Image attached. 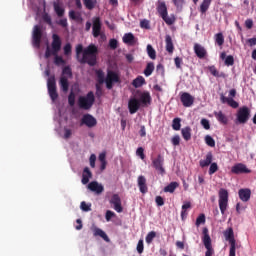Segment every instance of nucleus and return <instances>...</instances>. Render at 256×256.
Returning a JSON list of instances; mask_svg holds the SVG:
<instances>
[{
  "label": "nucleus",
  "mask_w": 256,
  "mask_h": 256,
  "mask_svg": "<svg viewBox=\"0 0 256 256\" xmlns=\"http://www.w3.org/2000/svg\"><path fill=\"white\" fill-rule=\"evenodd\" d=\"M128 109L130 115H135V113H137L139 109H141V101H139V99L137 98H131L128 101Z\"/></svg>",
  "instance_id": "nucleus-18"
},
{
  "label": "nucleus",
  "mask_w": 256,
  "mask_h": 256,
  "mask_svg": "<svg viewBox=\"0 0 256 256\" xmlns=\"http://www.w3.org/2000/svg\"><path fill=\"white\" fill-rule=\"evenodd\" d=\"M60 87L64 93L69 91V80L67 79V76L60 77Z\"/></svg>",
  "instance_id": "nucleus-31"
},
{
  "label": "nucleus",
  "mask_w": 256,
  "mask_h": 256,
  "mask_svg": "<svg viewBox=\"0 0 256 256\" xmlns=\"http://www.w3.org/2000/svg\"><path fill=\"white\" fill-rule=\"evenodd\" d=\"M213 163V153L212 152H208L206 154V158L204 160H200L199 161V165L200 167L205 168V167H209V165Z\"/></svg>",
  "instance_id": "nucleus-27"
},
{
  "label": "nucleus",
  "mask_w": 256,
  "mask_h": 256,
  "mask_svg": "<svg viewBox=\"0 0 256 256\" xmlns=\"http://www.w3.org/2000/svg\"><path fill=\"white\" fill-rule=\"evenodd\" d=\"M171 143H172V145H174V147L179 146L180 143H181V137H179V135H175V136L171 139Z\"/></svg>",
  "instance_id": "nucleus-53"
},
{
  "label": "nucleus",
  "mask_w": 256,
  "mask_h": 256,
  "mask_svg": "<svg viewBox=\"0 0 256 256\" xmlns=\"http://www.w3.org/2000/svg\"><path fill=\"white\" fill-rule=\"evenodd\" d=\"M71 51H72L71 43H67L64 46V55H71Z\"/></svg>",
  "instance_id": "nucleus-60"
},
{
  "label": "nucleus",
  "mask_w": 256,
  "mask_h": 256,
  "mask_svg": "<svg viewBox=\"0 0 256 256\" xmlns=\"http://www.w3.org/2000/svg\"><path fill=\"white\" fill-rule=\"evenodd\" d=\"M165 43H166V51L170 55H173V52L175 51V46L173 45V39L171 38V36L166 35Z\"/></svg>",
  "instance_id": "nucleus-29"
},
{
  "label": "nucleus",
  "mask_w": 256,
  "mask_h": 256,
  "mask_svg": "<svg viewBox=\"0 0 256 256\" xmlns=\"http://www.w3.org/2000/svg\"><path fill=\"white\" fill-rule=\"evenodd\" d=\"M156 11L160 15L161 19H163V21L166 23V25H173V23H175V16H168L169 12L167 11V4L165 3V1H157Z\"/></svg>",
  "instance_id": "nucleus-3"
},
{
  "label": "nucleus",
  "mask_w": 256,
  "mask_h": 256,
  "mask_svg": "<svg viewBox=\"0 0 256 256\" xmlns=\"http://www.w3.org/2000/svg\"><path fill=\"white\" fill-rule=\"evenodd\" d=\"M155 201L158 207H163L165 205V200L161 196H157Z\"/></svg>",
  "instance_id": "nucleus-64"
},
{
  "label": "nucleus",
  "mask_w": 256,
  "mask_h": 256,
  "mask_svg": "<svg viewBox=\"0 0 256 256\" xmlns=\"http://www.w3.org/2000/svg\"><path fill=\"white\" fill-rule=\"evenodd\" d=\"M211 7V0H203L200 5V13L205 14Z\"/></svg>",
  "instance_id": "nucleus-36"
},
{
  "label": "nucleus",
  "mask_w": 256,
  "mask_h": 256,
  "mask_svg": "<svg viewBox=\"0 0 256 256\" xmlns=\"http://www.w3.org/2000/svg\"><path fill=\"white\" fill-rule=\"evenodd\" d=\"M95 104V94L93 91L87 93L86 96H80L78 98V107L84 109V111H89L91 107Z\"/></svg>",
  "instance_id": "nucleus-4"
},
{
  "label": "nucleus",
  "mask_w": 256,
  "mask_h": 256,
  "mask_svg": "<svg viewBox=\"0 0 256 256\" xmlns=\"http://www.w3.org/2000/svg\"><path fill=\"white\" fill-rule=\"evenodd\" d=\"M103 96V88H101V84H96V97Z\"/></svg>",
  "instance_id": "nucleus-63"
},
{
  "label": "nucleus",
  "mask_w": 256,
  "mask_h": 256,
  "mask_svg": "<svg viewBox=\"0 0 256 256\" xmlns=\"http://www.w3.org/2000/svg\"><path fill=\"white\" fill-rule=\"evenodd\" d=\"M139 101L144 106L151 105V94L149 92H143Z\"/></svg>",
  "instance_id": "nucleus-30"
},
{
  "label": "nucleus",
  "mask_w": 256,
  "mask_h": 256,
  "mask_svg": "<svg viewBox=\"0 0 256 256\" xmlns=\"http://www.w3.org/2000/svg\"><path fill=\"white\" fill-rule=\"evenodd\" d=\"M155 237H157V232H155V231L149 232L145 238L147 245H151V243H153V239H155Z\"/></svg>",
  "instance_id": "nucleus-41"
},
{
  "label": "nucleus",
  "mask_w": 256,
  "mask_h": 256,
  "mask_svg": "<svg viewBox=\"0 0 256 256\" xmlns=\"http://www.w3.org/2000/svg\"><path fill=\"white\" fill-rule=\"evenodd\" d=\"M68 103H69L70 107L75 106V93L70 92V94L68 96Z\"/></svg>",
  "instance_id": "nucleus-51"
},
{
  "label": "nucleus",
  "mask_w": 256,
  "mask_h": 256,
  "mask_svg": "<svg viewBox=\"0 0 256 256\" xmlns=\"http://www.w3.org/2000/svg\"><path fill=\"white\" fill-rule=\"evenodd\" d=\"M231 173L234 175H243L247 173H251V170L247 168V165L243 163H237L231 168Z\"/></svg>",
  "instance_id": "nucleus-14"
},
{
  "label": "nucleus",
  "mask_w": 256,
  "mask_h": 256,
  "mask_svg": "<svg viewBox=\"0 0 256 256\" xmlns=\"http://www.w3.org/2000/svg\"><path fill=\"white\" fill-rule=\"evenodd\" d=\"M219 209L221 211L222 215H225V212L227 211V207L229 205V192L222 188L219 190Z\"/></svg>",
  "instance_id": "nucleus-9"
},
{
  "label": "nucleus",
  "mask_w": 256,
  "mask_h": 256,
  "mask_svg": "<svg viewBox=\"0 0 256 256\" xmlns=\"http://www.w3.org/2000/svg\"><path fill=\"white\" fill-rule=\"evenodd\" d=\"M202 233H203L202 241L206 249L205 256H213V253H215V250H213V246L211 244V236H209V229L203 228Z\"/></svg>",
  "instance_id": "nucleus-10"
},
{
  "label": "nucleus",
  "mask_w": 256,
  "mask_h": 256,
  "mask_svg": "<svg viewBox=\"0 0 256 256\" xmlns=\"http://www.w3.org/2000/svg\"><path fill=\"white\" fill-rule=\"evenodd\" d=\"M95 73L97 77V83H99V85H103V83H105L107 89H113V83H121L119 74L113 70H108L106 78L105 72H103L101 69L96 70Z\"/></svg>",
  "instance_id": "nucleus-2"
},
{
  "label": "nucleus",
  "mask_w": 256,
  "mask_h": 256,
  "mask_svg": "<svg viewBox=\"0 0 256 256\" xmlns=\"http://www.w3.org/2000/svg\"><path fill=\"white\" fill-rule=\"evenodd\" d=\"M119 45V42L117 41V39H110L109 41V47L112 49H117Z\"/></svg>",
  "instance_id": "nucleus-61"
},
{
  "label": "nucleus",
  "mask_w": 256,
  "mask_h": 256,
  "mask_svg": "<svg viewBox=\"0 0 256 256\" xmlns=\"http://www.w3.org/2000/svg\"><path fill=\"white\" fill-rule=\"evenodd\" d=\"M225 65H227V67L235 65V58L232 55L227 56L225 59Z\"/></svg>",
  "instance_id": "nucleus-48"
},
{
  "label": "nucleus",
  "mask_w": 256,
  "mask_h": 256,
  "mask_svg": "<svg viewBox=\"0 0 256 256\" xmlns=\"http://www.w3.org/2000/svg\"><path fill=\"white\" fill-rule=\"evenodd\" d=\"M137 181H138V187L140 189V193H143V195H145V193L149 191V188L147 187V178L141 175L138 177Z\"/></svg>",
  "instance_id": "nucleus-21"
},
{
  "label": "nucleus",
  "mask_w": 256,
  "mask_h": 256,
  "mask_svg": "<svg viewBox=\"0 0 256 256\" xmlns=\"http://www.w3.org/2000/svg\"><path fill=\"white\" fill-rule=\"evenodd\" d=\"M224 237L230 245L229 256H236V251L237 249H239V246L237 245V241L235 240V232H233V229L231 227L227 228L224 231Z\"/></svg>",
  "instance_id": "nucleus-5"
},
{
  "label": "nucleus",
  "mask_w": 256,
  "mask_h": 256,
  "mask_svg": "<svg viewBox=\"0 0 256 256\" xmlns=\"http://www.w3.org/2000/svg\"><path fill=\"white\" fill-rule=\"evenodd\" d=\"M205 143L208 147H215V139L209 135L205 136Z\"/></svg>",
  "instance_id": "nucleus-46"
},
{
  "label": "nucleus",
  "mask_w": 256,
  "mask_h": 256,
  "mask_svg": "<svg viewBox=\"0 0 256 256\" xmlns=\"http://www.w3.org/2000/svg\"><path fill=\"white\" fill-rule=\"evenodd\" d=\"M93 235H94V237H101V239L106 241V243H109V241H111L109 239V236H107V233H105V231H103L101 228H97V227L94 228Z\"/></svg>",
  "instance_id": "nucleus-25"
},
{
  "label": "nucleus",
  "mask_w": 256,
  "mask_h": 256,
  "mask_svg": "<svg viewBox=\"0 0 256 256\" xmlns=\"http://www.w3.org/2000/svg\"><path fill=\"white\" fill-rule=\"evenodd\" d=\"M214 117L217 119L218 123H221V125H227V123H229V118H227V115H225L223 111H215Z\"/></svg>",
  "instance_id": "nucleus-24"
},
{
  "label": "nucleus",
  "mask_w": 256,
  "mask_h": 256,
  "mask_svg": "<svg viewBox=\"0 0 256 256\" xmlns=\"http://www.w3.org/2000/svg\"><path fill=\"white\" fill-rule=\"evenodd\" d=\"M88 189L90 191H93L97 195H101V193H103V191H105V188L103 187V185L99 184V182H97V181L90 182L88 184Z\"/></svg>",
  "instance_id": "nucleus-20"
},
{
  "label": "nucleus",
  "mask_w": 256,
  "mask_h": 256,
  "mask_svg": "<svg viewBox=\"0 0 256 256\" xmlns=\"http://www.w3.org/2000/svg\"><path fill=\"white\" fill-rule=\"evenodd\" d=\"M251 118V109L247 106H242L238 109L236 113V123L239 125H245L247 121Z\"/></svg>",
  "instance_id": "nucleus-7"
},
{
  "label": "nucleus",
  "mask_w": 256,
  "mask_h": 256,
  "mask_svg": "<svg viewBox=\"0 0 256 256\" xmlns=\"http://www.w3.org/2000/svg\"><path fill=\"white\" fill-rule=\"evenodd\" d=\"M110 203L114 205V209L117 213H123V206H121V197H119V194H114Z\"/></svg>",
  "instance_id": "nucleus-19"
},
{
  "label": "nucleus",
  "mask_w": 256,
  "mask_h": 256,
  "mask_svg": "<svg viewBox=\"0 0 256 256\" xmlns=\"http://www.w3.org/2000/svg\"><path fill=\"white\" fill-rule=\"evenodd\" d=\"M57 25H60V27H63L64 29L67 28L69 26V23H67V18L60 19L57 22Z\"/></svg>",
  "instance_id": "nucleus-62"
},
{
  "label": "nucleus",
  "mask_w": 256,
  "mask_h": 256,
  "mask_svg": "<svg viewBox=\"0 0 256 256\" xmlns=\"http://www.w3.org/2000/svg\"><path fill=\"white\" fill-rule=\"evenodd\" d=\"M123 43H125V45H130L133 46L135 45V43H137V38H135V35H133V33H125L123 38Z\"/></svg>",
  "instance_id": "nucleus-23"
},
{
  "label": "nucleus",
  "mask_w": 256,
  "mask_h": 256,
  "mask_svg": "<svg viewBox=\"0 0 256 256\" xmlns=\"http://www.w3.org/2000/svg\"><path fill=\"white\" fill-rule=\"evenodd\" d=\"M200 124L202 125V127H204V129H206L207 131H209V129H211V124L209 123V121L206 118H203L200 121Z\"/></svg>",
  "instance_id": "nucleus-52"
},
{
  "label": "nucleus",
  "mask_w": 256,
  "mask_h": 256,
  "mask_svg": "<svg viewBox=\"0 0 256 256\" xmlns=\"http://www.w3.org/2000/svg\"><path fill=\"white\" fill-rule=\"evenodd\" d=\"M52 49L50 50L49 47L46 48L45 51V57L46 59H49L51 55L55 57V55H59V52L61 51V37L57 34L52 35V44H51Z\"/></svg>",
  "instance_id": "nucleus-6"
},
{
  "label": "nucleus",
  "mask_w": 256,
  "mask_h": 256,
  "mask_svg": "<svg viewBox=\"0 0 256 256\" xmlns=\"http://www.w3.org/2000/svg\"><path fill=\"white\" fill-rule=\"evenodd\" d=\"M145 83H146L145 78L143 76H138L136 79L132 81V85L133 87H135V89H139V87H143Z\"/></svg>",
  "instance_id": "nucleus-34"
},
{
  "label": "nucleus",
  "mask_w": 256,
  "mask_h": 256,
  "mask_svg": "<svg viewBox=\"0 0 256 256\" xmlns=\"http://www.w3.org/2000/svg\"><path fill=\"white\" fill-rule=\"evenodd\" d=\"M113 217H115V212H113L111 210H107L106 215H105L106 221H111V219H113Z\"/></svg>",
  "instance_id": "nucleus-58"
},
{
  "label": "nucleus",
  "mask_w": 256,
  "mask_h": 256,
  "mask_svg": "<svg viewBox=\"0 0 256 256\" xmlns=\"http://www.w3.org/2000/svg\"><path fill=\"white\" fill-rule=\"evenodd\" d=\"M217 171H219V166L217 165V163H211L209 168V175H214V173H217Z\"/></svg>",
  "instance_id": "nucleus-45"
},
{
  "label": "nucleus",
  "mask_w": 256,
  "mask_h": 256,
  "mask_svg": "<svg viewBox=\"0 0 256 256\" xmlns=\"http://www.w3.org/2000/svg\"><path fill=\"white\" fill-rule=\"evenodd\" d=\"M154 71H155V64L153 62H149L146 65V68L144 69L145 77H151V75H153Z\"/></svg>",
  "instance_id": "nucleus-32"
},
{
  "label": "nucleus",
  "mask_w": 256,
  "mask_h": 256,
  "mask_svg": "<svg viewBox=\"0 0 256 256\" xmlns=\"http://www.w3.org/2000/svg\"><path fill=\"white\" fill-rule=\"evenodd\" d=\"M179 187V183L177 182H171L169 185H167L164 188L165 193H175V189Z\"/></svg>",
  "instance_id": "nucleus-37"
},
{
  "label": "nucleus",
  "mask_w": 256,
  "mask_h": 256,
  "mask_svg": "<svg viewBox=\"0 0 256 256\" xmlns=\"http://www.w3.org/2000/svg\"><path fill=\"white\" fill-rule=\"evenodd\" d=\"M41 39H43V30L41 26L35 25L32 32V43L37 49L41 47Z\"/></svg>",
  "instance_id": "nucleus-12"
},
{
  "label": "nucleus",
  "mask_w": 256,
  "mask_h": 256,
  "mask_svg": "<svg viewBox=\"0 0 256 256\" xmlns=\"http://www.w3.org/2000/svg\"><path fill=\"white\" fill-rule=\"evenodd\" d=\"M84 5L86 7V9H94L95 8V4L93 3V0H84Z\"/></svg>",
  "instance_id": "nucleus-56"
},
{
  "label": "nucleus",
  "mask_w": 256,
  "mask_h": 256,
  "mask_svg": "<svg viewBox=\"0 0 256 256\" xmlns=\"http://www.w3.org/2000/svg\"><path fill=\"white\" fill-rule=\"evenodd\" d=\"M54 63L56 65H65V60L63 59V57L59 56L58 54H56L54 56Z\"/></svg>",
  "instance_id": "nucleus-49"
},
{
  "label": "nucleus",
  "mask_w": 256,
  "mask_h": 256,
  "mask_svg": "<svg viewBox=\"0 0 256 256\" xmlns=\"http://www.w3.org/2000/svg\"><path fill=\"white\" fill-rule=\"evenodd\" d=\"M69 17L72 19V21H79V19H81V14L75 12V10H70Z\"/></svg>",
  "instance_id": "nucleus-44"
},
{
  "label": "nucleus",
  "mask_w": 256,
  "mask_h": 256,
  "mask_svg": "<svg viewBox=\"0 0 256 256\" xmlns=\"http://www.w3.org/2000/svg\"><path fill=\"white\" fill-rule=\"evenodd\" d=\"M54 11L59 17H63V15H65V9L57 3H54Z\"/></svg>",
  "instance_id": "nucleus-43"
},
{
  "label": "nucleus",
  "mask_w": 256,
  "mask_h": 256,
  "mask_svg": "<svg viewBox=\"0 0 256 256\" xmlns=\"http://www.w3.org/2000/svg\"><path fill=\"white\" fill-rule=\"evenodd\" d=\"M136 249H137V252L139 253V255H141L143 253V251L145 249V245L143 244V239H140L138 241Z\"/></svg>",
  "instance_id": "nucleus-50"
},
{
  "label": "nucleus",
  "mask_w": 256,
  "mask_h": 256,
  "mask_svg": "<svg viewBox=\"0 0 256 256\" xmlns=\"http://www.w3.org/2000/svg\"><path fill=\"white\" fill-rule=\"evenodd\" d=\"M81 125H86V127L91 129L97 126V119L91 114H85L81 119Z\"/></svg>",
  "instance_id": "nucleus-17"
},
{
  "label": "nucleus",
  "mask_w": 256,
  "mask_h": 256,
  "mask_svg": "<svg viewBox=\"0 0 256 256\" xmlns=\"http://www.w3.org/2000/svg\"><path fill=\"white\" fill-rule=\"evenodd\" d=\"M181 133L184 141H191V127L186 126L182 128Z\"/></svg>",
  "instance_id": "nucleus-33"
},
{
  "label": "nucleus",
  "mask_w": 256,
  "mask_h": 256,
  "mask_svg": "<svg viewBox=\"0 0 256 256\" xmlns=\"http://www.w3.org/2000/svg\"><path fill=\"white\" fill-rule=\"evenodd\" d=\"M165 158L161 154H158L156 158L152 160V167L159 173V175H165Z\"/></svg>",
  "instance_id": "nucleus-13"
},
{
  "label": "nucleus",
  "mask_w": 256,
  "mask_h": 256,
  "mask_svg": "<svg viewBox=\"0 0 256 256\" xmlns=\"http://www.w3.org/2000/svg\"><path fill=\"white\" fill-rule=\"evenodd\" d=\"M205 224V214H200L196 219V227H200L201 225Z\"/></svg>",
  "instance_id": "nucleus-47"
},
{
  "label": "nucleus",
  "mask_w": 256,
  "mask_h": 256,
  "mask_svg": "<svg viewBox=\"0 0 256 256\" xmlns=\"http://www.w3.org/2000/svg\"><path fill=\"white\" fill-rule=\"evenodd\" d=\"M194 53L199 59H205L207 57V50L201 44L194 45Z\"/></svg>",
  "instance_id": "nucleus-22"
},
{
  "label": "nucleus",
  "mask_w": 256,
  "mask_h": 256,
  "mask_svg": "<svg viewBox=\"0 0 256 256\" xmlns=\"http://www.w3.org/2000/svg\"><path fill=\"white\" fill-rule=\"evenodd\" d=\"M209 71H210L211 75H213V77H221L222 79H225V77H227V74H225V72L219 73V71L217 70V68L215 66H210Z\"/></svg>",
  "instance_id": "nucleus-35"
},
{
  "label": "nucleus",
  "mask_w": 256,
  "mask_h": 256,
  "mask_svg": "<svg viewBox=\"0 0 256 256\" xmlns=\"http://www.w3.org/2000/svg\"><path fill=\"white\" fill-rule=\"evenodd\" d=\"M172 129L174 131H180L181 130V118H174L172 121Z\"/></svg>",
  "instance_id": "nucleus-42"
},
{
  "label": "nucleus",
  "mask_w": 256,
  "mask_h": 256,
  "mask_svg": "<svg viewBox=\"0 0 256 256\" xmlns=\"http://www.w3.org/2000/svg\"><path fill=\"white\" fill-rule=\"evenodd\" d=\"M92 34H93V37H95V38H97V37H99V35H101V38L105 39V34H101V18H99V17H96L93 20Z\"/></svg>",
  "instance_id": "nucleus-15"
},
{
  "label": "nucleus",
  "mask_w": 256,
  "mask_h": 256,
  "mask_svg": "<svg viewBox=\"0 0 256 256\" xmlns=\"http://www.w3.org/2000/svg\"><path fill=\"white\" fill-rule=\"evenodd\" d=\"M92 177L93 173L91 172L89 167H85L82 173V184L87 185V183H89V179H91Z\"/></svg>",
  "instance_id": "nucleus-28"
},
{
  "label": "nucleus",
  "mask_w": 256,
  "mask_h": 256,
  "mask_svg": "<svg viewBox=\"0 0 256 256\" xmlns=\"http://www.w3.org/2000/svg\"><path fill=\"white\" fill-rule=\"evenodd\" d=\"M80 209H82V211H91V204H87V202L83 201L80 204Z\"/></svg>",
  "instance_id": "nucleus-55"
},
{
  "label": "nucleus",
  "mask_w": 256,
  "mask_h": 256,
  "mask_svg": "<svg viewBox=\"0 0 256 256\" xmlns=\"http://www.w3.org/2000/svg\"><path fill=\"white\" fill-rule=\"evenodd\" d=\"M48 93L51 100L55 103L59 98V94L57 93V82L55 81V75H52L48 78L47 81Z\"/></svg>",
  "instance_id": "nucleus-11"
},
{
  "label": "nucleus",
  "mask_w": 256,
  "mask_h": 256,
  "mask_svg": "<svg viewBox=\"0 0 256 256\" xmlns=\"http://www.w3.org/2000/svg\"><path fill=\"white\" fill-rule=\"evenodd\" d=\"M180 101H181L183 107H192L193 103H195V97H193L188 92H183L180 95Z\"/></svg>",
  "instance_id": "nucleus-16"
},
{
  "label": "nucleus",
  "mask_w": 256,
  "mask_h": 256,
  "mask_svg": "<svg viewBox=\"0 0 256 256\" xmlns=\"http://www.w3.org/2000/svg\"><path fill=\"white\" fill-rule=\"evenodd\" d=\"M99 55V48L95 44H90L83 49V44L76 46V59L81 65H89L95 67L97 65V57Z\"/></svg>",
  "instance_id": "nucleus-1"
},
{
  "label": "nucleus",
  "mask_w": 256,
  "mask_h": 256,
  "mask_svg": "<svg viewBox=\"0 0 256 256\" xmlns=\"http://www.w3.org/2000/svg\"><path fill=\"white\" fill-rule=\"evenodd\" d=\"M62 77H67V79H71L73 77V70H71V67L66 66L63 68Z\"/></svg>",
  "instance_id": "nucleus-40"
},
{
  "label": "nucleus",
  "mask_w": 256,
  "mask_h": 256,
  "mask_svg": "<svg viewBox=\"0 0 256 256\" xmlns=\"http://www.w3.org/2000/svg\"><path fill=\"white\" fill-rule=\"evenodd\" d=\"M215 43H217L219 47H223V44L225 43V37L223 36V33L220 32L215 34Z\"/></svg>",
  "instance_id": "nucleus-39"
},
{
  "label": "nucleus",
  "mask_w": 256,
  "mask_h": 256,
  "mask_svg": "<svg viewBox=\"0 0 256 256\" xmlns=\"http://www.w3.org/2000/svg\"><path fill=\"white\" fill-rule=\"evenodd\" d=\"M89 161H90V167L92 169H95V162L97 161V156H95V154H91Z\"/></svg>",
  "instance_id": "nucleus-59"
},
{
  "label": "nucleus",
  "mask_w": 256,
  "mask_h": 256,
  "mask_svg": "<svg viewBox=\"0 0 256 256\" xmlns=\"http://www.w3.org/2000/svg\"><path fill=\"white\" fill-rule=\"evenodd\" d=\"M174 63L177 69H181V65H183V58L181 57L174 58Z\"/></svg>",
  "instance_id": "nucleus-57"
},
{
  "label": "nucleus",
  "mask_w": 256,
  "mask_h": 256,
  "mask_svg": "<svg viewBox=\"0 0 256 256\" xmlns=\"http://www.w3.org/2000/svg\"><path fill=\"white\" fill-rule=\"evenodd\" d=\"M147 53L150 59H153V60L157 59V52L155 51V48H153L151 44L147 45Z\"/></svg>",
  "instance_id": "nucleus-38"
},
{
  "label": "nucleus",
  "mask_w": 256,
  "mask_h": 256,
  "mask_svg": "<svg viewBox=\"0 0 256 256\" xmlns=\"http://www.w3.org/2000/svg\"><path fill=\"white\" fill-rule=\"evenodd\" d=\"M136 155L142 160L145 159V149H143V147L137 148Z\"/></svg>",
  "instance_id": "nucleus-54"
},
{
  "label": "nucleus",
  "mask_w": 256,
  "mask_h": 256,
  "mask_svg": "<svg viewBox=\"0 0 256 256\" xmlns=\"http://www.w3.org/2000/svg\"><path fill=\"white\" fill-rule=\"evenodd\" d=\"M238 195L244 203H247L251 199V190L250 189H240Z\"/></svg>",
  "instance_id": "nucleus-26"
},
{
  "label": "nucleus",
  "mask_w": 256,
  "mask_h": 256,
  "mask_svg": "<svg viewBox=\"0 0 256 256\" xmlns=\"http://www.w3.org/2000/svg\"><path fill=\"white\" fill-rule=\"evenodd\" d=\"M235 97H237V90L235 88H233L229 91V97H225L224 94H221L220 101L223 104L227 103V105L229 107H231L232 109H237L239 107V102H237V101H235V99H233Z\"/></svg>",
  "instance_id": "nucleus-8"
}]
</instances>
